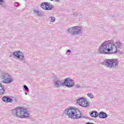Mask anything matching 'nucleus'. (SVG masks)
Wrapping results in <instances>:
<instances>
[{"instance_id": "nucleus-9", "label": "nucleus", "mask_w": 124, "mask_h": 124, "mask_svg": "<svg viewBox=\"0 0 124 124\" xmlns=\"http://www.w3.org/2000/svg\"><path fill=\"white\" fill-rule=\"evenodd\" d=\"M77 103L79 104L82 107H88L90 105L89 102L86 100V99L80 97L77 100Z\"/></svg>"}, {"instance_id": "nucleus-15", "label": "nucleus", "mask_w": 124, "mask_h": 124, "mask_svg": "<svg viewBox=\"0 0 124 124\" xmlns=\"http://www.w3.org/2000/svg\"><path fill=\"white\" fill-rule=\"evenodd\" d=\"M48 2H44L43 3H42L41 4V7L43 8V9H45V10L46 9V7L47 5H48Z\"/></svg>"}, {"instance_id": "nucleus-1", "label": "nucleus", "mask_w": 124, "mask_h": 124, "mask_svg": "<svg viewBox=\"0 0 124 124\" xmlns=\"http://www.w3.org/2000/svg\"><path fill=\"white\" fill-rule=\"evenodd\" d=\"M122 45V43L119 41H116L115 44L109 43L106 41L103 43L99 47L98 52L99 54H115L117 53L118 49Z\"/></svg>"}, {"instance_id": "nucleus-17", "label": "nucleus", "mask_w": 124, "mask_h": 124, "mask_svg": "<svg viewBox=\"0 0 124 124\" xmlns=\"http://www.w3.org/2000/svg\"><path fill=\"white\" fill-rule=\"evenodd\" d=\"M49 20L51 23H53L56 21V18L54 16H50Z\"/></svg>"}, {"instance_id": "nucleus-7", "label": "nucleus", "mask_w": 124, "mask_h": 124, "mask_svg": "<svg viewBox=\"0 0 124 124\" xmlns=\"http://www.w3.org/2000/svg\"><path fill=\"white\" fill-rule=\"evenodd\" d=\"M68 32L72 35H79L83 32V29L80 27H71L68 30Z\"/></svg>"}, {"instance_id": "nucleus-20", "label": "nucleus", "mask_w": 124, "mask_h": 124, "mask_svg": "<svg viewBox=\"0 0 124 124\" xmlns=\"http://www.w3.org/2000/svg\"><path fill=\"white\" fill-rule=\"evenodd\" d=\"M23 88L25 89L26 91H29V88L28 87V86H27V85H24Z\"/></svg>"}, {"instance_id": "nucleus-13", "label": "nucleus", "mask_w": 124, "mask_h": 124, "mask_svg": "<svg viewBox=\"0 0 124 124\" xmlns=\"http://www.w3.org/2000/svg\"><path fill=\"white\" fill-rule=\"evenodd\" d=\"M5 92L4 87L0 83V95L3 94Z\"/></svg>"}, {"instance_id": "nucleus-21", "label": "nucleus", "mask_w": 124, "mask_h": 124, "mask_svg": "<svg viewBox=\"0 0 124 124\" xmlns=\"http://www.w3.org/2000/svg\"><path fill=\"white\" fill-rule=\"evenodd\" d=\"M76 88L77 89H79V88H81V86H80V85L77 84V85H76Z\"/></svg>"}, {"instance_id": "nucleus-8", "label": "nucleus", "mask_w": 124, "mask_h": 124, "mask_svg": "<svg viewBox=\"0 0 124 124\" xmlns=\"http://www.w3.org/2000/svg\"><path fill=\"white\" fill-rule=\"evenodd\" d=\"M11 57H14L15 59H16L18 61H22V60H24V58H25V56H24L23 52L20 51H15L13 53L12 52Z\"/></svg>"}, {"instance_id": "nucleus-2", "label": "nucleus", "mask_w": 124, "mask_h": 124, "mask_svg": "<svg viewBox=\"0 0 124 124\" xmlns=\"http://www.w3.org/2000/svg\"><path fill=\"white\" fill-rule=\"evenodd\" d=\"M64 114H67L71 119H81L82 118L81 112L73 108H66L64 111Z\"/></svg>"}, {"instance_id": "nucleus-5", "label": "nucleus", "mask_w": 124, "mask_h": 124, "mask_svg": "<svg viewBox=\"0 0 124 124\" xmlns=\"http://www.w3.org/2000/svg\"><path fill=\"white\" fill-rule=\"evenodd\" d=\"M119 61L117 59H107L103 62L102 64L108 68H116L118 67Z\"/></svg>"}, {"instance_id": "nucleus-4", "label": "nucleus", "mask_w": 124, "mask_h": 124, "mask_svg": "<svg viewBox=\"0 0 124 124\" xmlns=\"http://www.w3.org/2000/svg\"><path fill=\"white\" fill-rule=\"evenodd\" d=\"M13 114L14 116H16L17 118H29L30 117V113L25 110L24 108H17L13 110Z\"/></svg>"}, {"instance_id": "nucleus-10", "label": "nucleus", "mask_w": 124, "mask_h": 124, "mask_svg": "<svg viewBox=\"0 0 124 124\" xmlns=\"http://www.w3.org/2000/svg\"><path fill=\"white\" fill-rule=\"evenodd\" d=\"M2 100L6 103H12L13 100L8 96H5L2 97Z\"/></svg>"}, {"instance_id": "nucleus-11", "label": "nucleus", "mask_w": 124, "mask_h": 124, "mask_svg": "<svg viewBox=\"0 0 124 124\" xmlns=\"http://www.w3.org/2000/svg\"><path fill=\"white\" fill-rule=\"evenodd\" d=\"M108 117L107 114L103 111H101L99 113V117L100 119H106Z\"/></svg>"}, {"instance_id": "nucleus-23", "label": "nucleus", "mask_w": 124, "mask_h": 124, "mask_svg": "<svg viewBox=\"0 0 124 124\" xmlns=\"http://www.w3.org/2000/svg\"><path fill=\"white\" fill-rule=\"evenodd\" d=\"M67 53H71V50H70V49H68V50L67 51Z\"/></svg>"}, {"instance_id": "nucleus-24", "label": "nucleus", "mask_w": 124, "mask_h": 124, "mask_svg": "<svg viewBox=\"0 0 124 124\" xmlns=\"http://www.w3.org/2000/svg\"><path fill=\"white\" fill-rule=\"evenodd\" d=\"M25 94H26V95H27V94H28V93L25 92Z\"/></svg>"}, {"instance_id": "nucleus-3", "label": "nucleus", "mask_w": 124, "mask_h": 124, "mask_svg": "<svg viewBox=\"0 0 124 124\" xmlns=\"http://www.w3.org/2000/svg\"><path fill=\"white\" fill-rule=\"evenodd\" d=\"M65 86L67 88H72L74 86V81L71 78H65L63 82H62L61 80H57L54 81V86L57 88H60L62 86Z\"/></svg>"}, {"instance_id": "nucleus-14", "label": "nucleus", "mask_w": 124, "mask_h": 124, "mask_svg": "<svg viewBox=\"0 0 124 124\" xmlns=\"http://www.w3.org/2000/svg\"><path fill=\"white\" fill-rule=\"evenodd\" d=\"M91 117L92 118H96L97 117H98V114H97V111H93L91 112L90 114Z\"/></svg>"}, {"instance_id": "nucleus-18", "label": "nucleus", "mask_w": 124, "mask_h": 124, "mask_svg": "<svg viewBox=\"0 0 124 124\" xmlns=\"http://www.w3.org/2000/svg\"><path fill=\"white\" fill-rule=\"evenodd\" d=\"M88 96H89V97H90V98H93V94L91 93H89L87 94Z\"/></svg>"}, {"instance_id": "nucleus-12", "label": "nucleus", "mask_w": 124, "mask_h": 124, "mask_svg": "<svg viewBox=\"0 0 124 124\" xmlns=\"http://www.w3.org/2000/svg\"><path fill=\"white\" fill-rule=\"evenodd\" d=\"M33 12L34 14L36 15V16H42L43 15V13L42 12H40L38 11V10H35L34 9L33 10Z\"/></svg>"}, {"instance_id": "nucleus-25", "label": "nucleus", "mask_w": 124, "mask_h": 124, "mask_svg": "<svg viewBox=\"0 0 124 124\" xmlns=\"http://www.w3.org/2000/svg\"><path fill=\"white\" fill-rule=\"evenodd\" d=\"M51 0V1H53V0Z\"/></svg>"}, {"instance_id": "nucleus-6", "label": "nucleus", "mask_w": 124, "mask_h": 124, "mask_svg": "<svg viewBox=\"0 0 124 124\" xmlns=\"http://www.w3.org/2000/svg\"><path fill=\"white\" fill-rule=\"evenodd\" d=\"M0 78L4 79L2 82L4 84H10L13 82V78H11L9 74L4 71L1 72Z\"/></svg>"}, {"instance_id": "nucleus-16", "label": "nucleus", "mask_w": 124, "mask_h": 124, "mask_svg": "<svg viewBox=\"0 0 124 124\" xmlns=\"http://www.w3.org/2000/svg\"><path fill=\"white\" fill-rule=\"evenodd\" d=\"M48 5H46L45 10H52L53 9V6H51L50 3H48Z\"/></svg>"}, {"instance_id": "nucleus-19", "label": "nucleus", "mask_w": 124, "mask_h": 124, "mask_svg": "<svg viewBox=\"0 0 124 124\" xmlns=\"http://www.w3.org/2000/svg\"><path fill=\"white\" fill-rule=\"evenodd\" d=\"M19 5H20V3H19V2H16L15 3V6H16V7H18V6H19Z\"/></svg>"}, {"instance_id": "nucleus-22", "label": "nucleus", "mask_w": 124, "mask_h": 124, "mask_svg": "<svg viewBox=\"0 0 124 124\" xmlns=\"http://www.w3.org/2000/svg\"><path fill=\"white\" fill-rule=\"evenodd\" d=\"M4 2V1L3 0H0V5H1Z\"/></svg>"}]
</instances>
